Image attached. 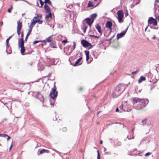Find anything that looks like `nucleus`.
Instances as JSON below:
<instances>
[{
    "instance_id": "1",
    "label": "nucleus",
    "mask_w": 159,
    "mask_h": 159,
    "mask_svg": "<svg viewBox=\"0 0 159 159\" xmlns=\"http://www.w3.org/2000/svg\"><path fill=\"white\" fill-rule=\"evenodd\" d=\"M55 83H54L53 88H52L51 91L49 94L50 97L53 100L54 99L57 97L58 95V92L56 90L57 87L55 86Z\"/></svg>"
},
{
    "instance_id": "2",
    "label": "nucleus",
    "mask_w": 159,
    "mask_h": 159,
    "mask_svg": "<svg viewBox=\"0 0 159 159\" xmlns=\"http://www.w3.org/2000/svg\"><path fill=\"white\" fill-rule=\"evenodd\" d=\"M18 44L19 47L21 48L20 53L21 55H23L25 54H31L32 53V51H31L30 52H29L28 53L26 52L25 53V49L24 46V43H18Z\"/></svg>"
},
{
    "instance_id": "3",
    "label": "nucleus",
    "mask_w": 159,
    "mask_h": 159,
    "mask_svg": "<svg viewBox=\"0 0 159 159\" xmlns=\"http://www.w3.org/2000/svg\"><path fill=\"white\" fill-rule=\"evenodd\" d=\"M115 89L118 92H120L121 94L125 91V88L123 84H119L115 88Z\"/></svg>"
},
{
    "instance_id": "4",
    "label": "nucleus",
    "mask_w": 159,
    "mask_h": 159,
    "mask_svg": "<svg viewBox=\"0 0 159 159\" xmlns=\"http://www.w3.org/2000/svg\"><path fill=\"white\" fill-rule=\"evenodd\" d=\"M81 43L84 47L89 48V49L93 47L92 45L90 43L84 39H82L81 40Z\"/></svg>"
},
{
    "instance_id": "5",
    "label": "nucleus",
    "mask_w": 159,
    "mask_h": 159,
    "mask_svg": "<svg viewBox=\"0 0 159 159\" xmlns=\"http://www.w3.org/2000/svg\"><path fill=\"white\" fill-rule=\"evenodd\" d=\"M148 22L149 24H152L153 25H157V21L156 19L152 17H150L148 20Z\"/></svg>"
},
{
    "instance_id": "6",
    "label": "nucleus",
    "mask_w": 159,
    "mask_h": 159,
    "mask_svg": "<svg viewBox=\"0 0 159 159\" xmlns=\"http://www.w3.org/2000/svg\"><path fill=\"white\" fill-rule=\"evenodd\" d=\"M121 94L120 93V92H118L115 89L113 91L111 94V97L113 98H116L120 96Z\"/></svg>"
},
{
    "instance_id": "7",
    "label": "nucleus",
    "mask_w": 159,
    "mask_h": 159,
    "mask_svg": "<svg viewBox=\"0 0 159 159\" xmlns=\"http://www.w3.org/2000/svg\"><path fill=\"white\" fill-rule=\"evenodd\" d=\"M128 27L124 31L121 32V33L117 34V40L122 37L124 36L126 32V31L128 29Z\"/></svg>"
},
{
    "instance_id": "8",
    "label": "nucleus",
    "mask_w": 159,
    "mask_h": 159,
    "mask_svg": "<svg viewBox=\"0 0 159 159\" xmlns=\"http://www.w3.org/2000/svg\"><path fill=\"white\" fill-rule=\"evenodd\" d=\"M50 151L48 150H46L44 149H39L38 152L37 154L38 155L42 154L44 153H49Z\"/></svg>"
},
{
    "instance_id": "9",
    "label": "nucleus",
    "mask_w": 159,
    "mask_h": 159,
    "mask_svg": "<svg viewBox=\"0 0 159 159\" xmlns=\"http://www.w3.org/2000/svg\"><path fill=\"white\" fill-rule=\"evenodd\" d=\"M141 102L143 104V106L145 107H146L149 102V100L147 98L145 99H140V102Z\"/></svg>"
},
{
    "instance_id": "10",
    "label": "nucleus",
    "mask_w": 159,
    "mask_h": 159,
    "mask_svg": "<svg viewBox=\"0 0 159 159\" xmlns=\"http://www.w3.org/2000/svg\"><path fill=\"white\" fill-rule=\"evenodd\" d=\"M86 22L90 26L93 23V20H92L90 18L88 17L85 19Z\"/></svg>"
},
{
    "instance_id": "11",
    "label": "nucleus",
    "mask_w": 159,
    "mask_h": 159,
    "mask_svg": "<svg viewBox=\"0 0 159 159\" xmlns=\"http://www.w3.org/2000/svg\"><path fill=\"white\" fill-rule=\"evenodd\" d=\"M37 22V21H34V20H31L30 25L29 26V28L32 30L33 27Z\"/></svg>"
},
{
    "instance_id": "12",
    "label": "nucleus",
    "mask_w": 159,
    "mask_h": 159,
    "mask_svg": "<svg viewBox=\"0 0 159 159\" xmlns=\"http://www.w3.org/2000/svg\"><path fill=\"white\" fill-rule=\"evenodd\" d=\"M131 100L133 102V104L134 105L137 102H139L140 98H134L132 99Z\"/></svg>"
},
{
    "instance_id": "13",
    "label": "nucleus",
    "mask_w": 159,
    "mask_h": 159,
    "mask_svg": "<svg viewBox=\"0 0 159 159\" xmlns=\"http://www.w3.org/2000/svg\"><path fill=\"white\" fill-rule=\"evenodd\" d=\"M84 52H85V54L86 55V60L87 62V63L88 64H89L90 63V62H89L88 61V60L89 58V51L85 50Z\"/></svg>"
},
{
    "instance_id": "14",
    "label": "nucleus",
    "mask_w": 159,
    "mask_h": 159,
    "mask_svg": "<svg viewBox=\"0 0 159 159\" xmlns=\"http://www.w3.org/2000/svg\"><path fill=\"white\" fill-rule=\"evenodd\" d=\"M95 27L98 32L100 34V35H101L102 34V32L101 30V27L98 24H97L96 25Z\"/></svg>"
},
{
    "instance_id": "15",
    "label": "nucleus",
    "mask_w": 159,
    "mask_h": 159,
    "mask_svg": "<svg viewBox=\"0 0 159 159\" xmlns=\"http://www.w3.org/2000/svg\"><path fill=\"white\" fill-rule=\"evenodd\" d=\"M117 14L118 16V17L123 18L124 15V13L123 11L122 10H120L118 11L117 12Z\"/></svg>"
},
{
    "instance_id": "16",
    "label": "nucleus",
    "mask_w": 159,
    "mask_h": 159,
    "mask_svg": "<svg viewBox=\"0 0 159 159\" xmlns=\"http://www.w3.org/2000/svg\"><path fill=\"white\" fill-rule=\"evenodd\" d=\"M82 59V57H80L75 62L74 66H77L81 64L82 63H80V62L81 61Z\"/></svg>"
},
{
    "instance_id": "17",
    "label": "nucleus",
    "mask_w": 159,
    "mask_h": 159,
    "mask_svg": "<svg viewBox=\"0 0 159 159\" xmlns=\"http://www.w3.org/2000/svg\"><path fill=\"white\" fill-rule=\"evenodd\" d=\"M42 17V15L38 14L36 16H35L34 17L33 20H34V21H37L38 22V21L39 20H40Z\"/></svg>"
},
{
    "instance_id": "18",
    "label": "nucleus",
    "mask_w": 159,
    "mask_h": 159,
    "mask_svg": "<svg viewBox=\"0 0 159 159\" xmlns=\"http://www.w3.org/2000/svg\"><path fill=\"white\" fill-rule=\"evenodd\" d=\"M112 26V23L110 21H107L106 25V27L109 29L111 28V27Z\"/></svg>"
},
{
    "instance_id": "19",
    "label": "nucleus",
    "mask_w": 159,
    "mask_h": 159,
    "mask_svg": "<svg viewBox=\"0 0 159 159\" xmlns=\"http://www.w3.org/2000/svg\"><path fill=\"white\" fill-rule=\"evenodd\" d=\"M44 9L46 11V13H48L51 12V10L49 7L46 4H45L44 6Z\"/></svg>"
},
{
    "instance_id": "20",
    "label": "nucleus",
    "mask_w": 159,
    "mask_h": 159,
    "mask_svg": "<svg viewBox=\"0 0 159 159\" xmlns=\"http://www.w3.org/2000/svg\"><path fill=\"white\" fill-rule=\"evenodd\" d=\"M48 15H47L45 17V20L46 21H48V19L49 18H50V19H52V15L51 12L48 13Z\"/></svg>"
},
{
    "instance_id": "21",
    "label": "nucleus",
    "mask_w": 159,
    "mask_h": 159,
    "mask_svg": "<svg viewBox=\"0 0 159 159\" xmlns=\"http://www.w3.org/2000/svg\"><path fill=\"white\" fill-rule=\"evenodd\" d=\"M133 135L131 134V132H129V134L127 136V138L129 140L134 139V137Z\"/></svg>"
},
{
    "instance_id": "22",
    "label": "nucleus",
    "mask_w": 159,
    "mask_h": 159,
    "mask_svg": "<svg viewBox=\"0 0 159 159\" xmlns=\"http://www.w3.org/2000/svg\"><path fill=\"white\" fill-rule=\"evenodd\" d=\"M36 96L38 99H39V98H42V99H43V95L41 94L39 92H38L36 93Z\"/></svg>"
},
{
    "instance_id": "23",
    "label": "nucleus",
    "mask_w": 159,
    "mask_h": 159,
    "mask_svg": "<svg viewBox=\"0 0 159 159\" xmlns=\"http://www.w3.org/2000/svg\"><path fill=\"white\" fill-rule=\"evenodd\" d=\"M22 27V22H21L20 21H17V30H21Z\"/></svg>"
},
{
    "instance_id": "24",
    "label": "nucleus",
    "mask_w": 159,
    "mask_h": 159,
    "mask_svg": "<svg viewBox=\"0 0 159 159\" xmlns=\"http://www.w3.org/2000/svg\"><path fill=\"white\" fill-rule=\"evenodd\" d=\"M149 75H148V80L150 82H151L152 83H156L157 81L155 80H154L152 79H151V75L149 74Z\"/></svg>"
},
{
    "instance_id": "25",
    "label": "nucleus",
    "mask_w": 159,
    "mask_h": 159,
    "mask_svg": "<svg viewBox=\"0 0 159 159\" xmlns=\"http://www.w3.org/2000/svg\"><path fill=\"white\" fill-rule=\"evenodd\" d=\"M32 30L31 29H30L29 28V30L28 31V33H27V34L26 36V37L25 38V41H27V39H28V38L29 36L31 34Z\"/></svg>"
},
{
    "instance_id": "26",
    "label": "nucleus",
    "mask_w": 159,
    "mask_h": 159,
    "mask_svg": "<svg viewBox=\"0 0 159 159\" xmlns=\"http://www.w3.org/2000/svg\"><path fill=\"white\" fill-rule=\"evenodd\" d=\"M146 80V78L145 77L141 76L138 80V82L139 83H140L142 82L143 81H144Z\"/></svg>"
},
{
    "instance_id": "27",
    "label": "nucleus",
    "mask_w": 159,
    "mask_h": 159,
    "mask_svg": "<svg viewBox=\"0 0 159 159\" xmlns=\"http://www.w3.org/2000/svg\"><path fill=\"white\" fill-rule=\"evenodd\" d=\"M24 84L20 83H17L16 84V86L18 89H20L23 87Z\"/></svg>"
},
{
    "instance_id": "28",
    "label": "nucleus",
    "mask_w": 159,
    "mask_h": 159,
    "mask_svg": "<svg viewBox=\"0 0 159 159\" xmlns=\"http://www.w3.org/2000/svg\"><path fill=\"white\" fill-rule=\"evenodd\" d=\"M23 36L24 34L23 33H22L21 34V38L20 39V40L18 41V43H24V40L23 39Z\"/></svg>"
},
{
    "instance_id": "29",
    "label": "nucleus",
    "mask_w": 159,
    "mask_h": 159,
    "mask_svg": "<svg viewBox=\"0 0 159 159\" xmlns=\"http://www.w3.org/2000/svg\"><path fill=\"white\" fill-rule=\"evenodd\" d=\"M87 28V26L85 24H84L82 26V29H83L84 33H85Z\"/></svg>"
},
{
    "instance_id": "30",
    "label": "nucleus",
    "mask_w": 159,
    "mask_h": 159,
    "mask_svg": "<svg viewBox=\"0 0 159 159\" xmlns=\"http://www.w3.org/2000/svg\"><path fill=\"white\" fill-rule=\"evenodd\" d=\"M148 120V118H145L144 119H143L142 120L141 123H142V125H145L147 121Z\"/></svg>"
},
{
    "instance_id": "31",
    "label": "nucleus",
    "mask_w": 159,
    "mask_h": 159,
    "mask_svg": "<svg viewBox=\"0 0 159 159\" xmlns=\"http://www.w3.org/2000/svg\"><path fill=\"white\" fill-rule=\"evenodd\" d=\"M73 46H72V47H73V48H72L71 49V50L70 51V52L69 53V54L68 55H70V53H71L73 51V50L75 49V47H76V43H75V42H73Z\"/></svg>"
},
{
    "instance_id": "32",
    "label": "nucleus",
    "mask_w": 159,
    "mask_h": 159,
    "mask_svg": "<svg viewBox=\"0 0 159 159\" xmlns=\"http://www.w3.org/2000/svg\"><path fill=\"white\" fill-rule=\"evenodd\" d=\"M97 15L96 13H94L92 14L91 15V18L92 20H93V21H94V20L95 19L97 16Z\"/></svg>"
},
{
    "instance_id": "33",
    "label": "nucleus",
    "mask_w": 159,
    "mask_h": 159,
    "mask_svg": "<svg viewBox=\"0 0 159 159\" xmlns=\"http://www.w3.org/2000/svg\"><path fill=\"white\" fill-rule=\"evenodd\" d=\"M89 37H93L95 38V40H96L95 42L96 43H97L98 42V39L99 38V36H98L93 35H89Z\"/></svg>"
},
{
    "instance_id": "34",
    "label": "nucleus",
    "mask_w": 159,
    "mask_h": 159,
    "mask_svg": "<svg viewBox=\"0 0 159 159\" xmlns=\"http://www.w3.org/2000/svg\"><path fill=\"white\" fill-rule=\"evenodd\" d=\"M6 52L8 54H11L12 52V50L11 48L10 47L8 49L6 48Z\"/></svg>"
},
{
    "instance_id": "35",
    "label": "nucleus",
    "mask_w": 159,
    "mask_h": 159,
    "mask_svg": "<svg viewBox=\"0 0 159 159\" xmlns=\"http://www.w3.org/2000/svg\"><path fill=\"white\" fill-rule=\"evenodd\" d=\"M119 108L120 109V112H122L123 111H126L125 109H123V105L121 104L120 107Z\"/></svg>"
},
{
    "instance_id": "36",
    "label": "nucleus",
    "mask_w": 159,
    "mask_h": 159,
    "mask_svg": "<svg viewBox=\"0 0 159 159\" xmlns=\"http://www.w3.org/2000/svg\"><path fill=\"white\" fill-rule=\"evenodd\" d=\"M94 4H93V2L90 1H89L87 5L88 7H91L94 6Z\"/></svg>"
},
{
    "instance_id": "37",
    "label": "nucleus",
    "mask_w": 159,
    "mask_h": 159,
    "mask_svg": "<svg viewBox=\"0 0 159 159\" xmlns=\"http://www.w3.org/2000/svg\"><path fill=\"white\" fill-rule=\"evenodd\" d=\"M52 35L50 36L46 40L47 42L49 43L51 42L52 40L51 38H52Z\"/></svg>"
},
{
    "instance_id": "38",
    "label": "nucleus",
    "mask_w": 159,
    "mask_h": 159,
    "mask_svg": "<svg viewBox=\"0 0 159 159\" xmlns=\"http://www.w3.org/2000/svg\"><path fill=\"white\" fill-rule=\"evenodd\" d=\"M156 67V70L157 73L159 72V64H157L155 66Z\"/></svg>"
},
{
    "instance_id": "39",
    "label": "nucleus",
    "mask_w": 159,
    "mask_h": 159,
    "mask_svg": "<svg viewBox=\"0 0 159 159\" xmlns=\"http://www.w3.org/2000/svg\"><path fill=\"white\" fill-rule=\"evenodd\" d=\"M44 3H45V4H46L47 3L49 4H51V2L50 0H45L44 2Z\"/></svg>"
},
{
    "instance_id": "40",
    "label": "nucleus",
    "mask_w": 159,
    "mask_h": 159,
    "mask_svg": "<svg viewBox=\"0 0 159 159\" xmlns=\"http://www.w3.org/2000/svg\"><path fill=\"white\" fill-rule=\"evenodd\" d=\"M123 18L122 17H118V21L119 23H121L122 22H123V20H122V18Z\"/></svg>"
},
{
    "instance_id": "41",
    "label": "nucleus",
    "mask_w": 159,
    "mask_h": 159,
    "mask_svg": "<svg viewBox=\"0 0 159 159\" xmlns=\"http://www.w3.org/2000/svg\"><path fill=\"white\" fill-rule=\"evenodd\" d=\"M39 2L40 3V4L41 5V6L39 7L40 8H42L43 7V6L44 3V2H43L42 0H39Z\"/></svg>"
},
{
    "instance_id": "42",
    "label": "nucleus",
    "mask_w": 159,
    "mask_h": 159,
    "mask_svg": "<svg viewBox=\"0 0 159 159\" xmlns=\"http://www.w3.org/2000/svg\"><path fill=\"white\" fill-rule=\"evenodd\" d=\"M7 135L5 134H0V137H2L4 138L7 137Z\"/></svg>"
},
{
    "instance_id": "43",
    "label": "nucleus",
    "mask_w": 159,
    "mask_h": 159,
    "mask_svg": "<svg viewBox=\"0 0 159 159\" xmlns=\"http://www.w3.org/2000/svg\"><path fill=\"white\" fill-rule=\"evenodd\" d=\"M13 35V34L12 35H11V36H10L9 38H8L6 40V42H7V43H9V40L11 39V38L12 37V36Z\"/></svg>"
},
{
    "instance_id": "44",
    "label": "nucleus",
    "mask_w": 159,
    "mask_h": 159,
    "mask_svg": "<svg viewBox=\"0 0 159 159\" xmlns=\"http://www.w3.org/2000/svg\"><path fill=\"white\" fill-rule=\"evenodd\" d=\"M139 71V70H138L135 71H133L132 72L131 74L132 75H134L136 73H137Z\"/></svg>"
},
{
    "instance_id": "45",
    "label": "nucleus",
    "mask_w": 159,
    "mask_h": 159,
    "mask_svg": "<svg viewBox=\"0 0 159 159\" xmlns=\"http://www.w3.org/2000/svg\"><path fill=\"white\" fill-rule=\"evenodd\" d=\"M150 27H151V28L152 29H156V30L158 29V26H157V27H154V26L153 25V26H151Z\"/></svg>"
},
{
    "instance_id": "46",
    "label": "nucleus",
    "mask_w": 159,
    "mask_h": 159,
    "mask_svg": "<svg viewBox=\"0 0 159 159\" xmlns=\"http://www.w3.org/2000/svg\"><path fill=\"white\" fill-rule=\"evenodd\" d=\"M42 42L41 40H35L33 42V43L34 44H35L39 42Z\"/></svg>"
},
{
    "instance_id": "47",
    "label": "nucleus",
    "mask_w": 159,
    "mask_h": 159,
    "mask_svg": "<svg viewBox=\"0 0 159 159\" xmlns=\"http://www.w3.org/2000/svg\"><path fill=\"white\" fill-rule=\"evenodd\" d=\"M98 155H97V159H100V155L99 154V151L98 150Z\"/></svg>"
},
{
    "instance_id": "48",
    "label": "nucleus",
    "mask_w": 159,
    "mask_h": 159,
    "mask_svg": "<svg viewBox=\"0 0 159 159\" xmlns=\"http://www.w3.org/2000/svg\"><path fill=\"white\" fill-rule=\"evenodd\" d=\"M6 48L8 49V48H9L10 47V44H9V43L6 42Z\"/></svg>"
},
{
    "instance_id": "49",
    "label": "nucleus",
    "mask_w": 159,
    "mask_h": 159,
    "mask_svg": "<svg viewBox=\"0 0 159 159\" xmlns=\"http://www.w3.org/2000/svg\"><path fill=\"white\" fill-rule=\"evenodd\" d=\"M20 30H17V34L18 35H19L20 34Z\"/></svg>"
},
{
    "instance_id": "50",
    "label": "nucleus",
    "mask_w": 159,
    "mask_h": 159,
    "mask_svg": "<svg viewBox=\"0 0 159 159\" xmlns=\"http://www.w3.org/2000/svg\"><path fill=\"white\" fill-rule=\"evenodd\" d=\"M68 42V41L67 40V39H66V40H63L62 41V43H67Z\"/></svg>"
},
{
    "instance_id": "51",
    "label": "nucleus",
    "mask_w": 159,
    "mask_h": 159,
    "mask_svg": "<svg viewBox=\"0 0 159 159\" xmlns=\"http://www.w3.org/2000/svg\"><path fill=\"white\" fill-rule=\"evenodd\" d=\"M12 9V7H11V8H9L7 10V11L8 12H11V10Z\"/></svg>"
},
{
    "instance_id": "52",
    "label": "nucleus",
    "mask_w": 159,
    "mask_h": 159,
    "mask_svg": "<svg viewBox=\"0 0 159 159\" xmlns=\"http://www.w3.org/2000/svg\"><path fill=\"white\" fill-rule=\"evenodd\" d=\"M150 154H151V153H150L149 152H148V153H146L145 154V156H149L150 155Z\"/></svg>"
},
{
    "instance_id": "53",
    "label": "nucleus",
    "mask_w": 159,
    "mask_h": 159,
    "mask_svg": "<svg viewBox=\"0 0 159 159\" xmlns=\"http://www.w3.org/2000/svg\"><path fill=\"white\" fill-rule=\"evenodd\" d=\"M134 128L132 129L131 131L130 132L131 134H134Z\"/></svg>"
},
{
    "instance_id": "54",
    "label": "nucleus",
    "mask_w": 159,
    "mask_h": 159,
    "mask_svg": "<svg viewBox=\"0 0 159 159\" xmlns=\"http://www.w3.org/2000/svg\"><path fill=\"white\" fill-rule=\"evenodd\" d=\"M37 22L39 24H41L43 22V21L41 20H39Z\"/></svg>"
},
{
    "instance_id": "55",
    "label": "nucleus",
    "mask_w": 159,
    "mask_h": 159,
    "mask_svg": "<svg viewBox=\"0 0 159 159\" xmlns=\"http://www.w3.org/2000/svg\"><path fill=\"white\" fill-rule=\"evenodd\" d=\"M12 143H13V141L12 142L11 144V146H10V147L9 148V151H11V149L12 148Z\"/></svg>"
},
{
    "instance_id": "56",
    "label": "nucleus",
    "mask_w": 159,
    "mask_h": 159,
    "mask_svg": "<svg viewBox=\"0 0 159 159\" xmlns=\"http://www.w3.org/2000/svg\"><path fill=\"white\" fill-rule=\"evenodd\" d=\"M7 140L8 141L9 139H11V138L8 135H7Z\"/></svg>"
},
{
    "instance_id": "57",
    "label": "nucleus",
    "mask_w": 159,
    "mask_h": 159,
    "mask_svg": "<svg viewBox=\"0 0 159 159\" xmlns=\"http://www.w3.org/2000/svg\"><path fill=\"white\" fill-rule=\"evenodd\" d=\"M104 43V41L103 40H101L100 41V44H102Z\"/></svg>"
},
{
    "instance_id": "58",
    "label": "nucleus",
    "mask_w": 159,
    "mask_h": 159,
    "mask_svg": "<svg viewBox=\"0 0 159 159\" xmlns=\"http://www.w3.org/2000/svg\"><path fill=\"white\" fill-rule=\"evenodd\" d=\"M155 17H156V19H157V20H158L159 21V15H158V16L157 17V16H156V15H155Z\"/></svg>"
},
{
    "instance_id": "59",
    "label": "nucleus",
    "mask_w": 159,
    "mask_h": 159,
    "mask_svg": "<svg viewBox=\"0 0 159 159\" xmlns=\"http://www.w3.org/2000/svg\"><path fill=\"white\" fill-rule=\"evenodd\" d=\"M154 2L155 3H158L159 2V0H155Z\"/></svg>"
},
{
    "instance_id": "60",
    "label": "nucleus",
    "mask_w": 159,
    "mask_h": 159,
    "mask_svg": "<svg viewBox=\"0 0 159 159\" xmlns=\"http://www.w3.org/2000/svg\"><path fill=\"white\" fill-rule=\"evenodd\" d=\"M116 112H118L119 111V109L118 108V107H117L116 108Z\"/></svg>"
},
{
    "instance_id": "61",
    "label": "nucleus",
    "mask_w": 159,
    "mask_h": 159,
    "mask_svg": "<svg viewBox=\"0 0 159 159\" xmlns=\"http://www.w3.org/2000/svg\"><path fill=\"white\" fill-rule=\"evenodd\" d=\"M53 120H57V118L56 117V116H55V117H53Z\"/></svg>"
},
{
    "instance_id": "62",
    "label": "nucleus",
    "mask_w": 159,
    "mask_h": 159,
    "mask_svg": "<svg viewBox=\"0 0 159 159\" xmlns=\"http://www.w3.org/2000/svg\"><path fill=\"white\" fill-rule=\"evenodd\" d=\"M153 10L155 12L156 11V10H157L156 7H154L153 8Z\"/></svg>"
},
{
    "instance_id": "63",
    "label": "nucleus",
    "mask_w": 159,
    "mask_h": 159,
    "mask_svg": "<svg viewBox=\"0 0 159 159\" xmlns=\"http://www.w3.org/2000/svg\"><path fill=\"white\" fill-rule=\"evenodd\" d=\"M156 38V37L154 35L152 37V39H155Z\"/></svg>"
},
{
    "instance_id": "64",
    "label": "nucleus",
    "mask_w": 159,
    "mask_h": 159,
    "mask_svg": "<svg viewBox=\"0 0 159 159\" xmlns=\"http://www.w3.org/2000/svg\"><path fill=\"white\" fill-rule=\"evenodd\" d=\"M112 39V38H110V39H106V40L107 41H110Z\"/></svg>"
}]
</instances>
